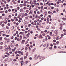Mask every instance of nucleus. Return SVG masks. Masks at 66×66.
Masks as SVG:
<instances>
[{"mask_svg":"<svg viewBox=\"0 0 66 66\" xmlns=\"http://www.w3.org/2000/svg\"><path fill=\"white\" fill-rule=\"evenodd\" d=\"M64 47H62L60 48V49H61V50H64Z\"/></svg>","mask_w":66,"mask_h":66,"instance_id":"15","label":"nucleus"},{"mask_svg":"<svg viewBox=\"0 0 66 66\" xmlns=\"http://www.w3.org/2000/svg\"><path fill=\"white\" fill-rule=\"evenodd\" d=\"M47 40H48V39H47V38H46L45 39H44L43 42H45V41H47Z\"/></svg>","mask_w":66,"mask_h":66,"instance_id":"5","label":"nucleus"},{"mask_svg":"<svg viewBox=\"0 0 66 66\" xmlns=\"http://www.w3.org/2000/svg\"><path fill=\"white\" fill-rule=\"evenodd\" d=\"M33 4H34V5H35L36 4V3L35 2H33Z\"/></svg>","mask_w":66,"mask_h":66,"instance_id":"12","label":"nucleus"},{"mask_svg":"<svg viewBox=\"0 0 66 66\" xmlns=\"http://www.w3.org/2000/svg\"><path fill=\"white\" fill-rule=\"evenodd\" d=\"M30 35V34L28 33L26 35V36H27L28 37H29V36Z\"/></svg>","mask_w":66,"mask_h":66,"instance_id":"6","label":"nucleus"},{"mask_svg":"<svg viewBox=\"0 0 66 66\" xmlns=\"http://www.w3.org/2000/svg\"><path fill=\"white\" fill-rule=\"evenodd\" d=\"M34 14H36H36H37V13H36V11H34Z\"/></svg>","mask_w":66,"mask_h":66,"instance_id":"10","label":"nucleus"},{"mask_svg":"<svg viewBox=\"0 0 66 66\" xmlns=\"http://www.w3.org/2000/svg\"><path fill=\"white\" fill-rule=\"evenodd\" d=\"M18 52L19 53V54L21 53V51H18Z\"/></svg>","mask_w":66,"mask_h":66,"instance_id":"61","label":"nucleus"},{"mask_svg":"<svg viewBox=\"0 0 66 66\" xmlns=\"http://www.w3.org/2000/svg\"><path fill=\"white\" fill-rule=\"evenodd\" d=\"M20 11L21 12H22L23 11V10L22 9H21L20 10Z\"/></svg>","mask_w":66,"mask_h":66,"instance_id":"8","label":"nucleus"},{"mask_svg":"<svg viewBox=\"0 0 66 66\" xmlns=\"http://www.w3.org/2000/svg\"><path fill=\"white\" fill-rule=\"evenodd\" d=\"M62 19L63 20H66V18H62Z\"/></svg>","mask_w":66,"mask_h":66,"instance_id":"27","label":"nucleus"},{"mask_svg":"<svg viewBox=\"0 0 66 66\" xmlns=\"http://www.w3.org/2000/svg\"><path fill=\"white\" fill-rule=\"evenodd\" d=\"M3 42H1L0 43V44H1V45H3Z\"/></svg>","mask_w":66,"mask_h":66,"instance_id":"45","label":"nucleus"},{"mask_svg":"<svg viewBox=\"0 0 66 66\" xmlns=\"http://www.w3.org/2000/svg\"><path fill=\"white\" fill-rule=\"evenodd\" d=\"M26 13H29V11L28 10H27L26 11Z\"/></svg>","mask_w":66,"mask_h":66,"instance_id":"31","label":"nucleus"},{"mask_svg":"<svg viewBox=\"0 0 66 66\" xmlns=\"http://www.w3.org/2000/svg\"><path fill=\"white\" fill-rule=\"evenodd\" d=\"M26 30H29V28H26V27H25Z\"/></svg>","mask_w":66,"mask_h":66,"instance_id":"30","label":"nucleus"},{"mask_svg":"<svg viewBox=\"0 0 66 66\" xmlns=\"http://www.w3.org/2000/svg\"><path fill=\"white\" fill-rule=\"evenodd\" d=\"M29 18H32V16L31 15H30V16H29Z\"/></svg>","mask_w":66,"mask_h":66,"instance_id":"56","label":"nucleus"},{"mask_svg":"<svg viewBox=\"0 0 66 66\" xmlns=\"http://www.w3.org/2000/svg\"><path fill=\"white\" fill-rule=\"evenodd\" d=\"M51 37L50 36H49L48 37V39H51Z\"/></svg>","mask_w":66,"mask_h":66,"instance_id":"35","label":"nucleus"},{"mask_svg":"<svg viewBox=\"0 0 66 66\" xmlns=\"http://www.w3.org/2000/svg\"><path fill=\"white\" fill-rule=\"evenodd\" d=\"M17 18H20V16L19 15H18L17 17Z\"/></svg>","mask_w":66,"mask_h":66,"instance_id":"53","label":"nucleus"},{"mask_svg":"<svg viewBox=\"0 0 66 66\" xmlns=\"http://www.w3.org/2000/svg\"><path fill=\"white\" fill-rule=\"evenodd\" d=\"M40 5H43V3H42L40 2Z\"/></svg>","mask_w":66,"mask_h":66,"instance_id":"24","label":"nucleus"},{"mask_svg":"<svg viewBox=\"0 0 66 66\" xmlns=\"http://www.w3.org/2000/svg\"><path fill=\"white\" fill-rule=\"evenodd\" d=\"M5 51H6V52H7L8 51V50H7V49L6 48L5 49Z\"/></svg>","mask_w":66,"mask_h":66,"instance_id":"11","label":"nucleus"},{"mask_svg":"<svg viewBox=\"0 0 66 66\" xmlns=\"http://www.w3.org/2000/svg\"><path fill=\"white\" fill-rule=\"evenodd\" d=\"M31 23L32 24H33V25H34V22H31Z\"/></svg>","mask_w":66,"mask_h":66,"instance_id":"21","label":"nucleus"},{"mask_svg":"<svg viewBox=\"0 0 66 66\" xmlns=\"http://www.w3.org/2000/svg\"><path fill=\"white\" fill-rule=\"evenodd\" d=\"M14 27H11V30H13L14 29Z\"/></svg>","mask_w":66,"mask_h":66,"instance_id":"19","label":"nucleus"},{"mask_svg":"<svg viewBox=\"0 0 66 66\" xmlns=\"http://www.w3.org/2000/svg\"><path fill=\"white\" fill-rule=\"evenodd\" d=\"M32 20H33V21H34V20H35V18H32Z\"/></svg>","mask_w":66,"mask_h":66,"instance_id":"40","label":"nucleus"},{"mask_svg":"<svg viewBox=\"0 0 66 66\" xmlns=\"http://www.w3.org/2000/svg\"><path fill=\"white\" fill-rule=\"evenodd\" d=\"M22 36L21 35L20 36V38L22 39Z\"/></svg>","mask_w":66,"mask_h":66,"instance_id":"37","label":"nucleus"},{"mask_svg":"<svg viewBox=\"0 0 66 66\" xmlns=\"http://www.w3.org/2000/svg\"><path fill=\"white\" fill-rule=\"evenodd\" d=\"M5 14L3 13L2 14V16H5Z\"/></svg>","mask_w":66,"mask_h":66,"instance_id":"25","label":"nucleus"},{"mask_svg":"<svg viewBox=\"0 0 66 66\" xmlns=\"http://www.w3.org/2000/svg\"><path fill=\"white\" fill-rule=\"evenodd\" d=\"M24 59H27V56H25L24 57Z\"/></svg>","mask_w":66,"mask_h":66,"instance_id":"46","label":"nucleus"},{"mask_svg":"<svg viewBox=\"0 0 66 66\" xmlns=\"http://www.w3.org/2000/svg\"><path fill=\"white\" fill-rule=\"evenodd\" d=\"M6 28L7 29H9V27H8V26H7L6 27Z\"/></svg>","mask_w":66,"mask_h":66,"instance_id":"48","label":"nucleus"},{"mask_svg":"<svg viewBox=\"0 0 66 66\" xmlns=\"http://www.w3.org/2000/svg\"><path fill=\"white\" fill-rule=\"evenodd\" d=\"M63 36H64V35L63 34H62L61 35V37H62Z\"/></svg>","mask_w":66,"mask_h":66,"instance_id":"52","label":"nucleus"},{"mask_svg":"<svg viewBox=\"0 0 66 66\" xmlns=\"http://www.w3.org/2000/svg\"><path fill=\"white\" fill-rule=\"evenodd\" d=\"M18 3H20V0L18 1Z\"/></svg>","mask_w":66,"mask_h":66,"instance_id":"38","label":"nucleus"},{"mask_svg":"<svg viewBox=\"0 0 66 66\" xmlns=\"http://www.w3.org/2000/svg\"><path fill=\"white\" fill-rule=\"evenodd\" d=\"M43 36H45V35H46V34H43Z\"/></svg>","mask_w":66,"mask_h":66,"instance_id":"49","label":"nucleus"},{"mask_svg":"<svg viewBox=\"0 0 66 66\" xmlns=\"http://www.w3.org/2000/svg\"><path fill=\"white\" fill-rule=\"evenodd\" d=\"M24 2L25 3H28V2L26 1V0H24Z\"/></svg>","mask_w":66,"mask_h":66,"instance_id":"18","label":"nucleus"},{"mask_svg":"<svg viewBox=\"0 0 66 66\" xmlns=\"http://www.w3.org/2000/svg\"><path fill=\"white\" fill-rule=\"evenodd\" d=\"M9 39H7V40H6V43H8L9 42Z\"/></svg>","mask_w":66,"mask_h":66,"instance_id":"2","label":"nucleus"},{"mask_svg":"<svg viewBox=\"0 0 66 66\" xmlns=\"http://www.w3.org/2000/svg\"><path fill=\"white\" fill-rule=\"evenodd\" d=\"M54 36V39L56 38V37H55V36H57V35H55V34H53V36Z\"/></svg>","mask_w":66,"mask_h":66,"instance_id":"1","label":"nucleus"},{"mask_svg":"<svg viewBox=\"0 0 66 66\" xmlns=\"http://www.w3.org/2000/svg\"><path fill=\"white\" fill-rule=\"evenodd\" d=\"M51 5H54V3H51Z\"/></svg>","mask_w":66,"mask_h":66,"instance_id":"47","label":"nucleus"},{"mask_svg":"<svg viewBox=\"0 0 66 66\" xmlns=\"http://www.w3.org/2000/svg\"><path fill=\"white\" fill-rule=\"evenodd\" d=\"M43 22V21L42 20H40L39 21V23H40V22Z\"/></svg>","mask_w":66,"mask_h":66,"instance_id":"29","label":"nucleus"},{"mask_svg":"<svg viewBox=\"0 0 66 66\" xmlns=\"http://www.w3.org/2000/svg\"><path fill=\"white\" fill-rule=\"evenodd\" d=\"M10 47H11V46H9L7 47V49H10Z\"/></svg>","mask_w":66,"mask_h":66,"instance_id":"28","label":"nucleus"},{"mask_svg":"<svg viewBox=\"0 0 66 66\" xmlns=\"http://www.w3.org/2000/svg\"><path fill=\"white\" fill-rule=\"evenodd\" d=\"M6 37H9V35H6Z\"/></svg>","mask_w":66,"mask_h":66,"instance_id":"59","label":"nucleus"},{"mask_svg":"<svg viewBox=\"0 0 66 66\" xmlns=\"http://www.w3.org/2000/svg\"><path fill=\"white\" fill-rule=\"evenodd\" d=\"M54 5L55 6V7H56V5H57L56 4V3L54 4Z\"/></svg>","mask_w":66,"mask_h":66,"instance_id":"36","label":"nucleus"},{"mask_svg":"<svg viewBox=\"0 0 66 66\" xmlns=\"http://www.w3.org/2000/svg\"><path fill=\"white\" fill-rule=\"evenodd\" d=\"M20 6L21 7H22V4H21L20 5Z\"/></svg>","mask_w":66,"mask_h":66,"instance_id":"41","label":"nucleus"},{"mask_svg":"<svg viewBox=\"0 0 66 66\" xmlns=\"http://www.w3.org/2000/svg\"><path fill=\"white\" fill-rule=\"evenodd\" d=\"M30 33L31 34H32V33H33V32L32 31H31L30 32Z\"/></svg>","mask_w":66,"mask_h":66,"instance_id":"51","label":"nucleus"},{"mask_svg":"<svg viewBox=\"0 0 66 66\" xmlns=\"http://www.w3.org/2000/svg\"><path fill=\"white\" fill-rule=\"evenodd\" d=\"M37 15H39V14H41V13L39 12V11H38L37 12Z\"/></svg>","mask_w":66,"mask_h":66,"instance_id":"4","label":"nucleus"},{"mask_svg":"<svg viewBox=\"0 0 66 66\" xmlns=\"http://www.w3.org/2000/svg\"><path fill=\"white\" fill-rule=\"evenodd\" d=\"M18 14L17 13H15V16H17Z\"/></svg>","mask_w":66,"mask_h":66,"instance_id":"60","label":"nucleus"},{"mask_svg":"<svg viewBox=\"0 0 66 66\" xmlns=\"http://www.w3.org/2000/svg\"><path fill=\"white\" fill-rule=\"evenodd\" d=\"M52 29H55V27H54V26H52Z\"/></svg>","mask_w":66,"mask_h":66,"instance_id":"7","label":"nucleus"},{"mask_svg":"<svg viewBox=\"0 0 66 66\" xmlns=\"http://www.w3.org/2000/svg\"><path fill=\"white\" fill-rule=\"evenodd\" d=\"M32 15H33V17H35V14H32Z\"/></svg>","mask_w":66,"mask_h":66,"instance_id":"39","label":"nucleus"},{"mask_svg":"<svg viewBox=\"0 0 66 66\" xmlns=\"http://www.w3.org/2000/svg\"><path fill=\"white\" fill-rule=\"evenodd\" d=\"M11 21H12V22H13L14 21V20L13 19H11Z\"/></svg>","mask_w":66,"mask_h":66,"instance_id":"13","label":"nucleus"},{"mask_svg":"<svg viewBox=\"0 0 66 66\" xmlns=\"http://www.w3.org/2000/svg\"><path fill=\"white\" fill-rule=\"evenodd\" d=\"M23 9H24V10H26V9H27V7H24L23 8Z\"/></svg>","mask_w":66,"mask_h":66,"instance_id":"32","label":"nucleus"},{"mask_svg":"<svg viewBox=\"0 0 66 66\" xmlns=\"http://www.w3.org/2000/svg\"><path fill=\"white\" fill-rule=\"evenodd\" d=\"M23 60V57L21 58H20L21 60Z\"/></svg>","mask_w":66,"mask_h":66,"instance_id":"50","label":"nucleus"},{"mask_svg":"<svg viewBox=\"0 0 66 66\" xmlns=\"http://www.w3.org/2000/svg\"><path fill=\"white\" fill-rule=\"evenodd\" d=\"M32 58L31 57H29V59L30 60H32Z\"/></svg>","mask_w":66,"mask_h":66,"instance_id":"57","label":"nucleus"},{"mask_svg":"<svg viewBox=\"0 0 66 66\" xmlns=\"http://www.w3.org/2000/svg\"><path fill=\"white\" fill-rule=\"evenodd\" d=\"M15 11V9H13L12 10V12H14Z\"/></svg>","mask_w":66,"mask_h":66,"instance_id":"58","label":"nucleus"},{"mask_svg":"<svg viewBox=\"0 0 66 66\" xmlns=\"http://www.w3.org/2000/svg\"><path fill=\"white\" fill-rule=\"evenodd\" d=\"M24 15L25 16H28V14L27 13H25L24 14Z\"/></svg>","mask_w":66,"mask_h":66,"instance_id":"22","label":"nucleus"},{"mask_svg":"<svg viewBox=\"0 0 66 66\" xmlns=\"http://www.w3.org/2000/svg\"><path fill=\"white\" fill-rule=\"evenodd\" d=\"M59 37H57L56 38V40H59Z\"/></svg>","mask_w":66,"mask_h":66,"instance_id":"43","label":"nucleus"},{"mask_svg":"<svg viewBox=\"0 0 66 66\" xmlns=\"http://www.w3.org/2000/svg\"><path fill=\"white\" fill-rule=\"evenodd\" d=\"M49 49L50 50H52V47H50L49 48Z\"/></svg>","mask_w":66,"mask_h":66,"instance_id":"33","label":"nucleus"},{"mask_svg":"<svg viewBox=\"0 0 66 66\" xmlns=\"http://www.w3.org/2000/svg\"><path fill=\"white\" fill-rule=\"evenodd\" d=\"M19 34H20L23 35V32H20V33Z\"/></svg>","mask_w":66,"mask_h":66,"instance_id":"20","label":"nucleus"},{"mask_svg":"<svg viewBox=\"0 0 66 66\" xmlns=\"http://www.w3.org/2000/svg\"><path fill=\"white\" fill-rule=\"evenodd\" d=\"M20 9V7H17V10H19V9Z\"/></svg>","mask_w":66,"mask_h":66,"instance_id":"26","label":"nucleus"},{"mask_svg":"<svg viewBox=\"0 0 66 66\" xmlns=\"http://www.w3.org/2000/svg\"><path fill=\"white\" fill-rule=\"evenodd\" d=\"M22 42H21V43L22 44H24V42H25V40H22Z\"/></svg>","mask_w":66,"mask_h":66,"instance_id":"3","label":"nucleus"},{"mask_svg":"<svg viewBox=\"0 0 66 66\" xmlns=\"http://www.w3.org/2000/svg\"><path fill=\"white\" fill-rule=\"evenodd\" d=\"M31 9V6H30V7L29 9V10H30Z\"/></svg>","mask_w":66,"mask_h":66,"instance_id":"23","label":"nucleus"},{"mask_svg":"<svg viewBox=\"0 0 66 66\" xmlns=\"http://www.w3.org/2000/svg\"><path fill=\"white\" fill-rule=\"evenodd\" d=\"M28 48H29V51H31V48H30V46H29L28 47Z\"/></svg>","mask_w":66,"mask_h":66,"instance_id":"34","label":"nucleus"},{"mask_svg":"<svg viewBox=\"0 0 66 66\" xmlns=\"http://www.w3.org/2000/svg\"><path fill=\"white\" fill-rule=\"evenodd\" d=\"M60 2L58 1L56 3L57 4H60Z\"/></svg>","mask_w":66,"mask_h":66,"instance_id":"14","label":"nucleus"},{"mask_svg":"<svg viewBox=\"0 0 66 66\" xmlns=\"http://www.w3.org/2000/svg\"><path fill=\"white\" fill-rule=\"evenodd\" d=\"M30 2L31 4V3L32 2V1L31 0H30Z\"/></svg>","mask_w":66,"mask_h":66,"instance_id":"42","label":"nucleus"},{"mask_svg":"<svg viewBox=\"0 0 66 66\" xmlns=\"http://www.w3.org/2000/svg\"><path fill=\"white\" fill-rule=\"evenodd\" d=\"M41 38H42L43 37V36H42V35H40L39 36Z\"/></svg>","mask_w":66,"mask_h":66,"instance_id":"16","label":"nucleus"},{"mask_svg":"<svg viewBox=\"0 0 66 66\" xmlns=\"http://www.w3.org/2000/svg\"><path fill=\"white\" fill-rule=\"evenodd\" d=\"M7 10H6V11H5V13H7Z\"/></svg>","mask_w":66,"mask_h":66,"instance_id":"62","label":"nucleus"},{"mask_svg":"<svg viewBox=\"0 0 66 66\" xmlns=\"http://www.w3.org/2000/svg\"><path fill=\"white\" fill-rule=\"evenodd\" d=\"M14 4H16V2H14V3H13Z\"/></svg>","mask_w":66,"mask_h":66,"instance_id":"63","label":"nucleus"},{"mask_svg":"<svg viewBox=\"0 0 66 66\" xmlns=\"http://www.w3.org/2000/svg\"><path fill=\"white\" fill-rule=\"evenodd\" d=\"M63 34L64 35H66V32H64Z\"/></svg>","mask_w":66,"mask_h":66,"instance_id":"64","label":"nucleus"},{"mask_svg":"<svg viewBox=\"0 0 66 66\" xmlns=\"http://www.w3.org/2000/svg\"><path fill=\"white\" fill-rule=\"evenodd\" d=\"M53 13H56V11H53Z\"/></svg>","mask_w":66,"mask_h":66,"instance_id":"54","label":"nucleus"},{"mask_svg":"<svg viewBox=\"0 0 66 66\" xmlns=\"http://www.w3.org/2000/svg\"><path fill=\"white\" fill-rule=\"evenodd\" d=\"M31 24H29L28 25V26L29 27H30V26H31Z\"/></svg>","mask_w":66,"mask_h":66,"instance_id":"44","label":"nucleus"},{"mask_svg":"<svg viewBox=\"0 0 66 66\" xmlns=\"http://www.w3.org/2000/svg\"><path fill=\"white\" fill-rule=\"evenodd\" d=\"M23 39H27V38L24 36H23Z\"/></svg>","mask_w":66,"mask_h":66,"instance_id":"9","label":"nucleus"},{"mask_svg":"<svg viewBox=\"0 0 66 66\" xmlns=\"http://www.w3.org/2000/svg\"><path fill=\"white\" fill-rule=\"evenodd\" d=\"M6 33H10V30H7L6 31Z\"/></svg>","mask_w":66,"mask_h":66,"instance_id":"17","label":"nucleus"},{"mask_svg":"<svg viewBox=\"0 0 66 66\" xmlns=\"http://www.w3.org/2000/svg\"><path fill=\"white\" fill-rule=\"evenodd\" d=\"M28 61H26V62H25L26 64H28Z\"/></svg>","mask_w":66,"mask_h":66,"instance_id":"55","label":"nucleus"}]
</instances>
